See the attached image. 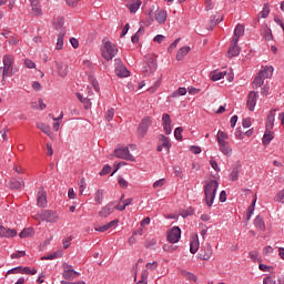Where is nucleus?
<instances>
[{
  "label": "nucleus",
  "instance_id": "nucleus-40",
  "mask_svg": "<svg viewBox=\"0 0 284 284\" xmlns=\"http://www.w3.org/2000/svg\"><path fill=\"white\" fill-rule=\"evenodd\" d=\"M145 34V28L141 27L138 32L131 38L132 43H139V37Z\"/></svg>",
  "mask_w": 284,
  "mask_h": 284
},
{
  "label": "nucleus",
  "instance_id": "nucleus-54",
  "mask_svg": "<svg viewBox=\"0 0 284 284\" xmlns=\"http://www.w3.org/2000/svg\"><path fill=\"white\" fill-rule=\"evenodd\" d=\"M230 181H239V171L234 169L230 174Z\"/></svg>",
  "mask_w": 284,
  "mask_h": 284
},
{
  "label": "nucleus",
  "instance_id": "nucleus-39",
  "mask_svg": "<svg viewBox=\"0 0 284 284\" xmlns=\"http://www.w3.org/2000/svg\"><path fill=\"white\" fill-rule=\"evenodd\" d=\"M254 225L257 230H265V222L261 216H256L254 220Z\"/></svg>",
  "mask_w": 284,
  "mask_h": 284
},
{
  "label": "nucleus",
  "instance_id": "nucleus-15",
  "mask_svg": "<svg viewBox=\"0 0 284 284\" xmlns=\"http://www.w3.org/2000/svg\"><path fill=\"white\" fill-rule=\"evenodd\" d=\"M37 203L39 207H48V194L43 189L38 191Z\"/></svg>",
  "mask_w": 284,
  "mask_h": 284
},
{
  "label": "nucleus",
  "instance_id": "nucleus-21",
  "mask_svg": "<svg viewBox=\"0 0 284 284\" xmlns=\"http://www.w3.org/2000/svg\"><path fill=\"white\" fill-rule=\"evenodd\" d=\"M155 21L160 24L165 23L168 21V11L158 9L155 11Z\"/></svg>",
  "mask_w": 284,
  "mask_h": 284
},
{
  "label": "nucleus",
  "instance_id": "nucleus-60",
  "mask_svg": "<svg viewBox=\"0 0 284 284\" xmlns=\"http://www.w3.org/2000/svg\"><path fill=\"white\" fill-rule=\"evenodd\" d=\"M263 284H276V281H274V278H272V276H265L263 278Z\"/></svg>",
  "mask_w": 284,
  "mask_h": 284
},
{
  "label": "nucleus",
  "instance_id": "nucleus-22",
  "mask_svg": "<svg viewBox=\"0 0 284 284\" xmlns=\"http://www.w3.org/2000/svg\"><path fill=\"white\" fill-rule=\"evenodd\" d=\"M31 3V9L33 14H36V17H41V14H43V11L41 10V2L39 0H29Z\"/></svg>",
  "mask_w": 284,
  "mask_h": 284
},
{
  "label": "nucleus",
  "instance_id": "nucleus-45",
  "mask_svg": "<svg viewBox=\"0 0 284 284\" xmlns=\"http://www.w3.org/2000/svg\"><path fill=\"white\" fill-rule=\"evenodd\" d=\"M274 201L276 203H284V189L280 192H277V194L274 197Z\"/></svg>",
  "mask_w": 284,
  "mask_h": 284
},
{
  "label": "nucleus",
  "instance_id": "nucleus-28",
  "mask_svg": "<svg viewBox=\"0 0 284 284\" xmlns=\"http://www.w3.org/2000/svg\"><path fill=\"white\" fill-rule=\"evenodd\" d=\"M160 143L162 148H165L166 152H170V149L172 148V142H170V138L161 134L159 136Z\"/></svg>",
  "mask_w": 284,
  "mask_h": 284
},
{
  "label": "nucleus",
  "instance_id": "nucleus-24",
  "mask_svg": "<svg viewBox=\"0 0 284 284\" xmlns=\"http://www.w3.org/2000/svg\"><path fill=\"white\" fill-rule=\"evenodd\" d=\"M200 245H201V243L199 242V235L193 236L190 242L191 254H196V252H199Z\"/></svg>",
  "mask_w": 284,
  "mask_h": 284
},
{
  "label": "nucleus",
  "instance_id": "nucleus-17",
  "mask_svg": "<svg viewBox=\"0 0 284 284\" xmlns=\"http://www.w3.org/2000/svg\"><path fill=\"white\" fill-rule=\"evenodd\" d=\"M214 254V250L212 248V245L207 244L200 253V258L202 261H210L212 258V255Z\"/></svg>",
  "mask_w": 284,
  "mask_h": 284
},
{
  "label": "nucleus",
  "instance_id": "nucleus-26",
  "mask_svg": "<svg viewBox=\"0 0 284 284\" xmlns=\"http://www.w3.org/2000/svg\"><path fill=\"white\" fill-rule=\"evenodd\" d=\"M36 125L38 130H41V132H43V134H47V136H52V128H50V125L43 122H38Z\"/></svg>",
  "mask_w": 284,
  "mask_h": 284
},
{
  "label": "nucleus",
  "instance_id": "nucleus-11",
  "mask_svg": "<svg viewBox=\"0 0 284 284\" xmlns=\"http://www.w3.org/2000/svg\"><path fill=\"white\" fill-rule=\"evenodd\" d=\"M150 125H152V118L150 116H145L138 129L139 134H141L142 136H144L145 134H148V130H150Z\"/></svg>",
  "mask_w": 284,
  "mask_h": 284
},
{
  "label": "nucleus",
  "instance_id": "nucleus-52",
  "mask_svg": "<svg viewBox=\"0 0 284 284\" xmlns=\"http://www.w3.org/2000/svg\"><path fill=\"white\" fill-rule=\"evenodd\" d=\"M181 38L175 39L169 47L168 52H172L180 43Z\"/></svg>",
  "mask_w": 284,
  "mask_h": 284
},
{
  "label": "nucleus",
  "instance_id": "nucleus-2",
  "mask_svg": "<svg viewBox=\"0 0 284 284\" xmlns=\"http://www.w3.org/2000/svg\"><path fill=\"white\" fill-rule=\"evenodd\" d=\"M119 49L116 44L112 43L110 40L104 39L101 45V57L104 61H112L116 57Z\"/></svg>",
  "mask_w": 284,
  "mask_h": 284
},
{
  "label": "nucleus",
  "instance_id": "nucleus-23",
  "mask_svg": "<svg viewBox=\"0 0 284 284\" xmlns=\"http://www.w3.org/2000/svg\"><path fill=\"white\" fill-rule=\"evenodd\" d=\"M227 54L230 58L239 57V54H241V47H239V43H234V40H232Z\"/></svg>",
  "mask_w": 284,
  "mask_h": 284
},
{
  "label": "nucleus",
  "instance_id": "nucleus-16",
  "mask_svg": "<svg viewBox=\"0 0 284 284\" xmlns=\"http://www.w3.org/2000/svg\"><path fill=\"white\" fill-rule=\"evenodd\" d=\"M243 34H245V27L241 23L236 24L234 36L232 38L233 43H239V40L241 37H243Z\"/></svg>",
  "mask_w": 284,
  "mask_h": 284
},
{
  "label": "nucleus",
  "instance_id": "nucleus-4",
  "mask_svg": "<svg viewBox=\"0 0 284 284\" xmlns=\"http://www.w3.org/2000/svg\"><path fill=\"white\" fill-rule=\"evenodd\" d=\"M3 67L0 68V72L2 71V78L7 79V77H12V64L14 63V55L6 54L2 58Z\"/></svg>",
  "mask_w": 284,
  "mask_h": 284
},
{
  "label": "nucleus",
  "instance_id": "nucleus-61",
  "mask_svg": "<svg viewBox=\"0 0 284 284\" xmlns=\"http://www.w3.org/2000/svg\"><path fill=\"white\" fill-rule=\"evenodd\" d=\"M118 183H119L120 187H123V189L128 187V181H125V179H123V178H119Z\"/></svg>",
  "mask_w": 284,
  "mask_h": 284
},
{
  "label": "nucleus",
  "instance_id": "nucleus-13",
  "mask_svg": "<svg viewBox=\"0 0 284 284\" xmlns=\"http://www.w3.org/2000/svg\"><path fill=\"white\" fill-rule=\"evenodd\" d=\"M256 101H258V93L251 91L247 95L246 106L251 112H254V108H256Z\"/></svg>",
  "mask_w": 284,
  "mask_h": 284
},
{
  "label": "nucleus",
  "instance_id": "nucleus-5",
  "mask_svg": "<svg viewBox=\"0 0 284 284\" xmlns=\"http://www.w3.org/2000/svg\"><path fill=\"white\" fill-rule=\"evenodd\" d=\"M225 77L230 83L234 81V73L232 72V70L230 71L214 70L210 73V79L213 81H221V79H225Z\"/></svg>",
  "mask_w": 284,
  "mask_h": 284
},
{
  "label": "nucleus",
  "instance_id": "nucleus-33",
  "mask_svg": "<svg viewBox=\"0 0 284 284\" xmlns=\"http://www.w3.org/2000/svg\"><path fill=\"white\" fill-rule=\"evenodd\" d=\"M257 17L258 19H267V17H270V3H264L263 9Z\"/></svg>",
  "mask_w": 284,
  "mask_h": 284
},
{
  "label": "nucleus",
  "instance_id": "nucleus-62",
  "mask_svg": "<svg viewBox=\"0 0 284 284\" xmlns=\"http://www.w3.org/2000/svg\"><path fill=\"white\" fill-rule=\"evenodd\" d=\"M110 172H112V166L110 165H105L102 171L100 172L101 175L103 174H110Z\"/></svg>",
  "mask_w": 284,
  "mask_h": 284
},
{
  "label": "nucleus",
  "instance_id": "nucleus-37",
  "mask_svg": "<svg viewBox=\"0 0 284 284\" xmlns=\"http://www.w3.org/2000/svg\"><path fill=\"white\" fill-rule=\"evenodd\" d=\"M248 258H251V261H253V263H261V254H258L257 251H251L248 253Z\"/></svg>",
  "mask_w": 284,
  "mask_h": 284
},
{
  "label": "nucleus",
  "instance_id": "nucleus-36",
  "mask_svg": "<svg viewBox=\"0 0 284 284\" xmlns=\"http://www.w3.org/2000/svg\"><path fill=\"white\" fill-rule=\"evenodd\" d=\"M263 83H265V79L258 74L253 81V89L258 90Z\"/></svg>",
  "mask_w": 284,
  "mask_h": 284
},
{
  "label": "nucleus",
  "instance_id": "nucleus-25",
  "mask_svg": "<svg viewBox=\"0 0 284 284\" xmlns=\"http://www.w3.org/2000/svg\"><path fill=\"white\" fill-rule=\"evenodd\" d=\"M264 80L272 78V74H274V67H263V69L258 73Z\"/></svg>",
  "mask_w": 284,
  "mask_h": 284
},
{
  "label": "nucleus",
  "instance_id": "nucleus-12",
  "mask_svg": "<svg viewBox=\"0 0 284 284\" xmlns=\"http://www.w3.org/2000/svg\"><path fill=\"white\" fill-rule=\"evenodd\" d=\"M162 128L164 130V134H172V118H170V114L168 113L162 115Z\"/></svg>",
  "mask_w": 284,
  "mask_h": 284
},
{
  "label": "nucleus",
  "instance_id": "nucleus-46",
  "mask_svg": "<svg viewBox=\"0 0 284 284\" xmlns=\"http://www.w3.org/2000/svg\"><path fill=\"white\" fill-rule=\"evenodd\" d=\"M105 121H112L114 119V109L111 108L105 112L104 115Z\"/></svg>",
  "mask_w": 284,
  "mask_h": 284
},
{
  "label": "nucleus",
  "instance_id": "nucleus-14",
  "mask_svg": "<svg viewBox=\"0 0 284 284\" xmlns=\"http://www.w3.org/2000/svg\"><path fill=\"white\" fill-rule=\"evenodd\" d=\"M14 236H17V230L0 225V239H14Z\"/></svg>",
  "mask_w": 284,
  "mask_h": 284
},
{
  "label": "nucleus",
  "instance_id": "nucleus-9",
  "mask_svg": "<svg viewBox=\"0 0 284 284\" xmlns=\"http://www.w3.org/2000/svg\"><path fill=\"white\" fill-rule=\"evenodd\" d=\"M166 240L169 243H179L181 241V229L179 226H173L171 230L166 233Z\"/></svg>",
  "mask_w": 284,
  "mask_h": 284
},
{
  "label": "nucleus",
  "instance_id": "nucleus-35",
  "mask_svg": "<svg viewBox=\"0 0 284 284\" xmlns=\"http://www.w3.org/2000/svg\"><path fill=\"white\" fill-rule=\"evenodd\" d=\"M187 94V89L180 87L176 91H174L171 97L172 99H176V97H185Z\"/></svg>",
  "mask_w": 284,
  "mask_h": 284
},
{
  "label": "nucleus",
  "instance_id": "nucleus-8",
  "mask_svg": "<svg viewBox=\"0 0 284 284\" xmlns=\"http://www.w3.org/2000/svg\"><path fill=\"white\" fill-rule=\"evenodd\" d=\"M62 277L65 278V281H73V278H77L80 275L79 272L74 271L72 265L68 263L62 264Z\"/></svg>",
  "mask_w": 284,
  "mask_h": 284
},
{
  "label": "nucleus",
  "instance_id": "nucleus-30",
  "mask_svg": "<svg viewBox=\"0 0 284 284\" xmlns=\"http://www.w3.org/2000/svg\"><path fill=\"white\" fill-rule=\"evenodd\" d=\"M126 8H129L132 13L136 12L139 8H141V0H131V2L126 4Z\"/></svg>",
  "mask_w": 284,
  "mask_h": 284
},
{
  "label": "nucleus",
  "instance_id": "nucleus-58",
  "mask_svg": "<svg viewBox=\"0 0 284 284\" xmlns=\"http://www.w3.org/2000/svg\"><path fill=\"white\" fill-rule=\"evenodd\" d=\"M153 41H154L155 43H163V41H165V36H163V34H158V36H155V37L153 38Z\"/></svg>",
  "mask_w": 284,
  "mask_h": 284
},
{
  "label": "nucleus",
  "instance_id": "nucleus-38",
  "mask_svg": "<svg viewBox=\"0 0 284 284\" xmlns=\"http://www.w3.org/2000/svg\"><path fill=\"white\" fill-rule=\"evenodd\" d=\"M143 70L146 74H152V72H156V62H150L148 67L143 68Z\"/></svg>",
  "mask_w": 284,
  "mask_h": 284
},
{
  "label": "nucleus",
  "instance_id": "nucleus-50",
  "mask_svg": "<svg viewBox=\"0 0 284 284\" xmlns=\"http://www.w3.org/2000/svg\"><path fill=\"white\" fill-rule=\"evenodd\" d=\"M85 187H87L85 179H81L80 182H79V192H80V194H83V192H85Z\"/></svg>",
  "mask_w": 284,
  "mask_h": 284
},
{
  "label": "nucleus",
  "instance_id": "nucleus-57",
  "mask_svg": "<svg viewBox=\"0 0 284 284\" xmlns=\"http://www.w3.org/2000/svg\"><path fill=\"white\" fill-rule=\"evenodd\" d=\"M163 250L164 252H176V246L170 245V244H165L163 245Z\"/></svg>",
  "mask_w": 284,
  "mask_h": 284
},
{
  "label": "nucleus",
  "instance_id": "nucleus-48",
  "mask_svg": "<svg viewBox=\"0 0 284 284\" xmlns=\"http://www.w3.org/2000/svg\"><path fill=\"white\" fill-rule=\"evenodd\" d=\"M55 49L63 50V34L58 36Z\"/></svg>",
  "mask_w": 284,
  "mask_h": 284
},
{
  "label": "nucleus",
  "instance_id": "nucleus-64",
  "mask_svg": "<svg viewBox=\"0 0 284 284\" xmlns=\"http://www.w3.org/2000/svg\"><path fill=\"white\" fill-rule=\"evenodd\" d=\"M32 88H33V90H36V92H40V90H41V83H40L39 81H34V82L32 83Z\"/></svg>",
  "mask_w": 284,
  "mask_h": 284
},
{
  "label": "nucleus",
  "instance_id": "nucleus-1",
  "mask_svg": "<svg viewBox=\"0 0 284 284\" xmlns=\"http://www.w3.org/2000/svg\"><path fill=\"white\" fill-rule=\"evenodd\" d=\"M216 141L219 150L224 156H232V146L230 145V135L223 131H217Z\"/></svg>",
  "mask_w": 284,
  "mask_h": 284
},
{
  "label": "nucleus",
  "instance_id": "nucleus-7",
  "mask_svg": "<svg viewBox=\"0 0 284 284\" xmlns=\"http://www.w3.org/2000/svg\"><path fill=\"white\" fill-rule=\"evenodd\" d=\"M114 154L116 159H123L124 161H131V162L136 161V158L130 154V149H128L126 146H118L114 150Z\"/></svg>",
  "mask_w": 284,
  "mask_h": 284
},
{
  "label": "nucleus",
  "instance_id": "nucleus-18",
  "mask_svg": "<svg viewBox=\"0 0 284 284\" xmlns=\"http://www.w3.org/2000/svg\"><path fill=\"white\" fill-rule=\"evenodd\" d=\"M113 212L114 203L111 202L101 209V211L99 212V216H101L102 219H108V216H110V214H113Z\"/></svg>",
  "mask_w": 284,
  "mask_h": 284
},
{
  "label": "nucleus",
  "instance_id": "nucleus-34",
  "mask_svg": "<svg viewBox=\"0 0 284 284\" xmlns=\"http://www.w3.org/2000/svg\"><path fill=\"white\" fill-rule=\"evenodd\" d=\"M23 185H26V182H23V180H21V179H12L11 180V187L13 190H21V187H23Z\"/></svg>",
  "mask_w": 284,
  "mask_h": 284
},
{
  "label": "nucleus",
  "instance_id": "nucleus-6",
  "mask_svg": "<svg viewBox=\"0 0 284 284\" xmlns=\"http://www.w3.org/2000/svg\"><path fill=\"white\" fill-rule=\"evenodd\" d=\"M34 219L47 221V223H59V213L50 210H44L36 215Z\"/></svg>",
  "mask_w": 284,
  "mask_h": 284
},
{
  "label": "nucleus",
  "instance_id": "nucleus-59",
  "mask_svg": "<svg viewBox=\"0 0 284 284\" xmlns=\"http://www.w3.org/2000/svg\"><path fill=\"white\" fill-rule=\"evenodd\" d=\"M264 39H265V41H272V30L266 29L264 31Z\"/></svg>",
  "mask_w": 284,
  "mask_h": 284
},
{
  "label": "nucleus",
  "instance_id": "nucleus-10",
  "mask_svg": "<svg viewBox=\"0 0 284 284\" xmlns=\"http://www.w3.org/2000/svg\"><path fill=\"white\" fill-rule=\"evenodd\" d=\"M115 74L116 77H120V79H125L126 77H130V71L123 62H121L120 59H115Z\"/></svg>",
  "mask_w": 284,
  "mask_h": 284
},
{
  "label": "nucleus",
  "instance_id": "nucleus-51",
  "mask_svg": "<svg viewBox=\"0 0 284 284\" xmlns=\"http://www.w3.org/2000/svg\"><path fill=\"white\" fill-rule=\"evenodd\" d=\"M264 256H271V254H274V247L272 246H265L263 248Z\"/></svg>",
  "mask_w": 284,
  "mask_h": 284
},
{
  "label": "nucleus",
  "instance_id": "nucleus-53",
  "mask_svg": "<svg viewBox=\"0 0 284 284\" xmlns=\"http://www.w3.org/2000/svg\"><path fill=\"white\" fill-rule=\"evenodd\" d=\"M23 256H26V251H18L11 254V258H23Z\"/></svg>",
  "mask_w": 284,
  "mask_h": 284
},
{
  "label": "nucleus",
  "instance_id": "nucleus-27",
  "mask_svg": "<svg viewBox=\"0 0 284 284\" xmlns=\"http://www.w3.org/2000/svg\"><path fill=\"white\" fill-rule=\"evenodd\" d=\"M272 141H274V132L270 131V129H266L262 139V143L263 145H270Z\"/></svg>",
  "mask_w": 284,
  "mask_h": 284
},
{
  "label": "nucleus",
  "instance_id": "nucleus-3",
  "mask_svg": "<svg viewBox=\"0 0 284 284\" xmlns=\"http://www.w3.org/2000/svg\"><path fill=\"white\" fill-rule=\"evenodd\" d=\"M216 190H219V182L216 180H211L204 186L205 202L209 207L214 205V199H216Z\"/></svg>",
  "mask_w": 284,
  "mask_h": 284
},
{
  "label": "nucleus",
  "instance_id": "nucleus-49",
  "mask_svg": "<svg viewBox=\"0 0 284 284\" xmlns=\"http://www.w3.org/2000/svg\"><path fill=\"white\" fill-rule=\"evenodd\" d=\"M165 185V179H160L153 183V189L159 190V187H163Z\"/></svg>",
  "mask_w": 284,
  "mask_h": 284
},
{
  "label": "nucleus",
  "instance_id": "nucleus-43",
  "mask_svg": "<svg viewBox=\"0 0 284 284\" xmlns=\"http://www.w3.org/2000/svg\"><path fill=\"white\" fill-rule=\"evenodd\" d=\"M182 276H184V278H186L187 281H194V283H196V275H194V273L182 271Z\"/></svg>",
  "mask_w": 284,
  "mask_h": 284
},
{
  "label": "nucleus",
  "instance_id": "nucleus-47",
  "mask_svg": "<svg viewBox=\"0 0 284 284\" xmlns=\"http://www.w3.org/2000/svg\"><path fill=\"white\" fill-rule=\"evenodd\" d=\"M24 65L26 68H28L29 70H34V68H37V63H34V61L30 60V59H26L24 60Z\"/></svg>",
  "mask_w": 284,
  "mask_h": 284
},
{
  "label": "nucleus",
  "instance_id": "nucleus-42",
  "mask_svg": "<svg viewBox=\"0 0 284 284\" xmlns=\"http://www.w3.org/2000/svg\"><path fill=\"white\" fill-rule=\"evenodd\" d=\"M94 202L99 203V205H101V203H103V190H98L95 192Z\"/></svg>",
  "mask_w": 284,
  "mask_h": 284
},
{
  "label": "nucleus",
  "instance_id": "nucleus-56",
  "mask_svg": "<svg viewBox=\"0 0 284 284\" xmlns=\"http://www.w3.org/2000/svg\"><path fill=\"white\" fill-rule=\"evenodd\" d=\"M54 258H59V255L57 253H52L48 256L41 257L42 261H54Z\"/></svg>",
  "mask_w": 284,
  "mask_h": 284
},
{
  "label": "nucleus",
  "instance_id": "nucleus-32",
  "mask_svg": "<svg viewBox=\"0 0 284 284\" xmlns=\"http://www.w3.org/2000/svg\"><path fill=\"white\" fill-rule=\"evenodd\" d=\"M257 196H256V194L254 195V197H253V201H252V203H251V205L248 206V209H247V221H250L251 219H252V215L254 214V210H255V207H256V201H257Z\"/></svg>",
  "mask_w": 284,
  "mask_h": 284
},
{
  "label": "nucleus",
  "instance_id": "nucleus-29",
  "mask_svg": "<svg viewBox=\"0 0 284 284\" xmlns=\"http://www.w3.org/2000/svg\"><path fill=\"white\" fill-rule=\"evenodd\" d=\"M190 50H191L190 47H182L181 49H179L176 53L178 61H183V59H185V57L190 54Z\"/></svg>",
  "mask_w": 284,
  "mask_h": 284
},
{
  "label": "nucleus",
  "instance_id": "nucleus-20",
  "mask_svg": "<svg viewBox=\"0 0 284 284\" xmlns=\"http://www.w3.org/2000/svg\"><path fill=\"white\" fill-rule=\"evenodd\" d=\"M57 67L58 75L61 77V79H65L68 77V64L63 62H54Z\"/></svg>",
  "mask_w": 284,
  "mask_h": 284
},
{
  "label": "nucleus",
  "instance_id": "nucleus-63",
  "mask_svg": "<svg viewBox=\"0 0 284 284\" xmlns=\"http://www.w3.org/2000/svg\"><path fill=\"white\" fill-rule=\"evenodd\" d=\"M190 151L193 153V154H201L202 150L200 146H191L190 148Z\"/></svg>",
  "mask_w": 284,
  "mask_h": 284
},
{
  "label": "nucleus",
  "instance_id": "nucleus-55",
  "mask_svg": "<svg viewBox=\"0 0 284 284\" xmlns=\"http://www.w3.org/2000/svg\"><path fill=\"white\" fill-rule=\"evenodd\" d=\"M82 104L84 110H90V108H92V102L88 98H84V100L82 101Z\"/></svg>",
  "mask_w": 284,
  "mask_h": 284
},
{
  "label": "nucleus",
  "instance_id": "nucleus-31",
  "mask_svg": "<svg viewBox=\"0 0 284 284\" xmlns=\"http://www.w3.org/2000/svg\"><path fill=\"white\" fill-rule=\"evenodd\" d=\"M64 23H65V20L61 16H58L53 19V28H55V30H61Z\"/></svg>",
  "mask_w": 284,
  "mask_h": 284
},
{
  "label": "nucleus",
  "instance_id": "nucleus-44",
  "mask_svg": "<svg viewBox=\"0 0 284 284\" xmlns=\"http://www.w3.org/2000/svg\"><path fill=\"white\" fill-rule=\"evenodd\" d=\"M183 128L181 126H178L175 130H174V138L176 139V141H183Z\"/></svg>",
  "mask_w": 284,
  "mask_h": 284
},
{
  "label": "nucleus",
  "instance_id": "nucleus-19",
  "mask_svg": "<svg viewBox=\"0 0 284 284\" xmlns=\"http://www.w3.org/2000/svg\"><path fill=\"white\" fill-rule=\"evenodd\" d=\"M12 274H14V272H19L20 274H28L29 276H34V274H37V268H31L30 266H26V267H16L12 268L10 271Z\"/></svg>",
  "mask_w": 284,
  "mask_h": 284
},
{
  "label": "nucleus",
  "instance_id": "nucleus-41",
  "mask_svg": "<svg viewBox=\"0 0 284 284\" xmlns=\"http://www.w3.org/2000/svg\"><path fill=\"white\" fill-rule=\"evenodd\" d=\"M32 234H34V231L29 227V229H24L20 234V239H28V236H32Z\"/></svg>",
  "mask_w": 284,
  "mask_h": 284
}]
</instances>
